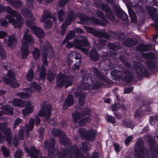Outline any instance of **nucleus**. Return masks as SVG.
<instances>
[{
    "mask_svg": "<svg viewBox=\"0 0 158 158\" xmlns=\"http://www.w3.org/2000/svg\"><path fill=\"white\" fill-rule=\"evenodd\" d=\"M148 142L150 144L151 154L148 153V150L144 148L143 141L139 139L137 141L135 146V157H146L151 156V155L154 156L157 154L158 148L156 143L155 140L153 139H150Z\"/></svg>",
    "mask_w": 158,
    "mask_h": 158,
    "instance_id": "f257e3e1",
    "label": "nucleus"
},
{
    "mask_svg": "<svg viewBox=\"0 0 158 158\" xmlns=\"http://www.w3.org/2000/svg\"><path fill=\"white\" fill-rule=\"evenodd\" d=\"M22 13L27 19L25 23L34 31L35 34L39 38L44 37V33L43 30L36 27L34 23V19L31 12L26 9H23Z\"/></svg>",
    "mask_w": 158,
    "mask_h": 158,
    "instance_id": "f03ea898",
    "label": "nucleus"
},
{
    "mask_svg": "<svg viewBox=\"0 0 158 158\" xmlns=\"http://www.w3.org/2000/svg\"><path fill=\"white\" fill-rule=\"evenodd\" d=\"M4 10L6 11L10 15L13 17H15L17 20H15L12 16L10 15H7L6 18L8 20V22L12 23L15 28L21 27L23 23V20L21 17V15L18 11L13 10L10 7L6 6L4 7Z\"/></svg>",
    "mask_w": 158,
    "mask_h": 158,
    "instance_id": "7ed1b4c3",
    "label": "nucleus"
},
{
    "mask_svg": "<svg viewBox=\"0 0 158 158\" xmlns=\"http://www.w3.org/2000/svg\"><path fill=\"white\" fill-rule=\"evenodd\" d=\"M81 59V56L79 53L72 51L68 55L66 61L69 68L75 71L79 68Z\"/></svg>",
    "mask_w": 158,
    "mask_h": 158,
    "instance_id": "20e7f679",
    "label": "nucleus"
},
{
    "mask_svg": "<svg viewBox=\"0 0 158 158\" xmlns=\"http://www.w3.org/2000/svg\"><path fill=\"white\" fill-rule=\"evenodd\" d=\"M113 76L120 79L127 83L130 82L134 79V75L128 69L124 67L120 68L118 70L115 69L111 72Z\"/></svg>",
    "mask_w": 158,
    "mask_h": 158,
    "instance_id": "39448f33",
    "label": "nucleus"
},
{
    "mask_svg": "<svg viewBox=\"0 0 158 158\" xmlns=\"http://www.w3.org/2000/svg\"><path fill=\"white\" fill-rule=\"evenodd\" d=\"M40 49L42 51V61L44 64L47 65L48 63L47 61V57L49 55V57L53 56V52L49 43L47 41H43L40 40Z\"/></svg>",
    "mask_w": 158,
    "mask_h": 158,
    "instance_id": "423d86ee",
    "label": "nucleus"
},
{
    "mask_svg": "<svg viewBox=\"0 0 158 158\" xmlns=\"http://www.w3.org/2000/svg\"><path fill=\"white\" fill-rule=\"evenodd\" d=\"M97 14L98 16L103 20H101L96 18L94 17H84L82 19L84 21L85 23H88V21H91L95 24L98 25L106 26V23H108L107 19L103 13L100 10H98L97 12Z\"/></svg>",
    "mask_w": 158,
    "mask_h": 158,
    "instance_id": "0eeeda50",
    "label": "nucleus"
},
{
    "mask_svg": "<svg viewBox=\"0 0 158 158\" xmlns=\"http://www.w3.org/2000/svg\"><path fill=\"white\" fill-rule=\"evenodd\" d=\"M56 84L55 87L59 88L62 87L64 85L65 88L71 85L73 81V77L67 76L62 74L59 73L56 77Z\"/></svg>",
    "mask_w": 158,
    "mask_h": 158,
    "instance_id": "6e6552de",
    "label": "nucleus"
},
{
    "mask_svg": "<svg viewBox=\"0 0 158 158\" xmlns=\"http://www.w3.org/2000/svg\"><path fill=\"white\" fill-rule=\"evenodd\" d=\"M85 110L82 111V113L76 111L74 114H72L73 121L75 123H77L80 118L84 117V118L81 119L79 122V124L80 126L85 125L86 123L89 122L90 120V118L89 117H85V114L88 115H89L90 111L87 108H85Z\"/></svg>",
    "mask_w": 158,
    "mask_h": 158,
    "instance_id": "1a4fd4ad",
    "label": "nucleus"
},
{
    "mask_svg": "<svg viewBox=\"0 0 158 158\" xmlns=\"http://www.w3.org/2000/svg\"><path fill=\"white\" fill-rule=\"evenodd\" d=\"M94 4L97 7H100L105 12V14L108 19L112 21H115V18L111 9L109 6L102 3L100 0H95Z\"/></svg>",
    "mask_w": 158,
    "mask_h": 158,
    "instance_id": "9d476101",
    "label": "nucleus"
},
{
    "mask_svg": "<svg viewBox=\"0 0 158 158\" xmlns=\"http://www.w3.org/2000/svg\"><path fill=\"white\" fill-rule=\"evenodd\" d=\"M94 4L97 7H100L105 12V14L108 19L112 21H115V18L111 9L109 6L102 3L100 0H95Z\"/></svg>",
    "mask_w": 158,
    "mask_h": 158,
    "instance_id": "9b49d317",
    "label": "nucleus"
},
{
    "mask_svg": "<svg viewBox=\"0 0 158 158\" xmlns=\"http://www.w3.org/2000/svg\"><path fill=\"white\" fill-rule=\"evenodd\" d=\"M47 102L43 101L41 102V106L42 109H41L39 112V114L41 117H44L43 120L44 121H47L50 118L51 114V107L50 105H47L45 107V105Z\"/></svg>",
    "mask_w": 158,
    "mask_h": 158,
    "instance_id": "f8f14e48",
    "label": "nucleus"
},
{
    "mask_svg": "<svg viewBox=\"0 0 158 158\" xmlns=\"http://www.w3.org/2000/svg\"><path fill=\"white\" fill-rule=\"evenodd\" d=\"M73 42L75 48L78 49H80L82 47H89L90 45L86 37L81 35L75 37Z\"/></svg>",
    "mask_w": 158,
    "mask_h": 158,
    "instance_id": "ddd939ff",
    "label": "nucleus"
},
{
    "mask_svg": "<svg viewBox=\"0 0 158 158\" xmlns=\"http://www.w3.org/2000/svg\"><path fill=\"white\" fill-rule=\"evenodd\" d=\"M80 135L82 138H85L89 141L95 139L96 135V131L91 130L86 131L85 129L81 128L79 130Z\"/></svg>",
    "mask_w": 158,
    "mask_h": 158,
    "instance_id": "4468645a",
    "label": "nucleus"
},
{
    "mask_svg": "<svg viewBox=\"0 0 158 158\" xmlns=\"http://www.w3.org/2000/svg\"><path fill=\"white\" fill-rule=\"evenodd\" d=\"M64 157H73V158H82L83 156V154L78 151L77 147L75 145L72 146L69 150L65 152L64 154Z\"/></svg>",
    "mask_w": 158,
    "mask_h": 158,
    "instance_id": "2eb2a0df",
    "label": "nucleus"
},
{
    "mask_svg": "<svg viewBox=\"0 0 158 158\" xmlns=\"http://www.w3.org/2000/svg\"><path fill=\"white\" fill-rule=\"evenodd\" d=\"M67 16L64 23H63L61 27V34L64 35L65 33V27L67 25H69L76 18V15L73 10H70L67 12Z\"/></svg>",
    "mask_w": 158,
    "mask_h": 158,
    "instance_id": "dca6fc26",
    "label": "nucleus"
},
{
    "mask_svg": "<svg viewBox=\"0 0 158 158\" xmlns=\"http://www.w3.org/2000/svg\"><path fill=\"white\" fill-rule=\"evenodd\" d=\"M142 56L147 60V66L151 69H154L155 67V65L153 60L156 58L155 55L153 53L148 52L143 53Z\"/></svg>",
    "mask_w": 158,
    "mask_h": 158,
    "instance_id": "f3484780",
    "label": "nucleus"
},
{
    "mask_svg": "<svg viewBox=\"0 0 158 158\" xmlns=\"http://www.w3.org/2000/svg\"><path fill=\"white\" fill-rule=\"evenodd\" d=\"M133 67L135 70L136 74L138 76H141L143 75L146 76L148 74V69L145 68L139 62H134Z\"/></svg>",
    "mask_w": 158,
    "mask_h": 158,
    "instance_id": "a211bd4d",
    "label": "nucleus"
},
{
    "mask_svg": "<svg viewBox=\"0 0 158 158\" xmlns=\"http://www.w3.org/2000/svg\"><path fill=\"white\" fill-rule=\"evenodd\" d=\"M51 17L50 12L48 10H45L44 14L42 15L40 21L42 22H44V27L47 28H50L52 25V23L50 19H48Z\"/></svg>",
    "mask_w": 158,
    "mask_h": 158,
    "instance_id": "6ab92c4d",
    "label": "nucleus"
},
{
    "mask_svg": "<svg viewBox=\"0 0 158 158\" xmlns=\"http://www.w3.org/2000/svg\"><path fill=\"white\" fill-rule=\"evenodd\" d=\"M92 75L87 74L85 75L82 79V82L80 84V87L82 89H85L90 85L92 82Z\"/></svg>",
    "mask_w": 158,
    "mask_h": 158,
    "instance_id": "aec40b11",
    "label": "nucleus"
},
{
    "mask_svg": "<svg viewBox=\"0 0 158 158\" xmlns=\"http://www.w3.org/2000/svg\"><path fill=\"white\" fill-rule=\"evenodd\" d=\"M3 136L1 132H0V143H1L5 139L6 141L9 144L11 143L12 133L11 130L9 128H6L3 131Z\"/></svg>",
    "mask_w": 158,
    "mask_h": 158,
    "instance_id": "412c9836",
    "label": "nucleus"
},
{
    "mask_svg": "<svg viewBox=\"0 0 158 158\" xmlns=\"http://www.w3.org/2000/svg\"><path fill=\"white\" fill-rule=\"evenodd\" d=\"M55 144V140L53 138H51L49 140L45 141V147L48 149V156L52 157L54 155L53 147Z\"/></svg>",
    "mask_w": 158,
    "mask_h": 158,
    "instance_id": "4be33fe9",
    "label": "nucleus"
},
{
    "mask_svg": "<svg viewBox=\"0 0 158 158\" xmlns=\"http://www.w3.org/2000/svg\"><path fill=\"white\" fill-rule=\"evenodd\" d=\"M117 17L122 20L125 21L128 18V16L126 13L118 6L114 5L113 6Z\"/></svg>",
    "mask_w": 158,
    "mask_h": 158,
    "instance_id": "5701e85b",
    "label": "nucleus"
},
{
    "mask_svg": "<svg viewBox=\"0 0 158 158\" xmlns=\"http://www.w3.org/2000/svg\"><path fill=\"white\" fill-rule=\"evenodd\" d=\"M34 42V40L33 37L30 35H27L25 34L21 41V45L28 47V44H33Z\"/></svg>",
    "mask_w": 158,
    "mask_h": 158,
    "instance_id": "b1692460",
    "label": "nucleus"
},
{
    "mask_svg": "<svg viewBox=\"0 0 158 158\" xmlns=\"http://www.w3.org/2000/svg\"><path fill=\"white\" fill-rule=\"evenodd\" d=\"M25 151L29 153L30 156L33 158H42L41 154L39 151L35 148L32 147L29 149V148H26Z\"/></svg>",
    "mask_w": 158,
    "mask_h": 158,
    "instance_id": "393cba45",
    "label": "nucleus"
},
{
    "mask_svg": "<svg viewBox=\"0 0 158 158\" xmlns=\"http://www.w3.org/2000/svg\"><path fill=\"white\" fill-rule=\"evenodd\" d=\"M149 15L155 21L154 26L156 29H158V12L157 11V9L154 8L150 10L148 12Z\"/></svg>",
    "mask_w": 158,
    "mask_h": 158,
    "instance_id": "a878e982",
    "label": "nucleus"
},
{
    "mask_svg": "<svg viewBox=\"0 0 158 158\" xmlns=\"http://www.w3.org/2000/svg\"><path fill=\"white\" fill-rule=\"evenodd\" d=\"M24 104L25 105L26 108L23 110L22 113L23 115L26 116L32 112L34 106L31 104L30 102H25Z\"/></svg>",
    "mask_w": 158,
    "mask_h": 158,
    "instance_id": "bb28decb",
    "label": "nucleus"
},
{
    "mask_svg": "<svg viewBox=\"0 0 158 158\" xmlns=\"http://www.w3.org/2000/svg\"><path fill=\"white\" fill-rule=\"evenodd\" d=\"M8 40L7 44L8 47L11 48H14L17 43L16 36L14 34H12L8 36Z\"/></svg>",
    "mask_w": 158,
    "mask_h": 158,
    "instance_id": "cd10ccee",
    "label": "nucleus"
},
{
    "mask_svg": "<svg viewBox=\"0 0 158 158\" xmlns=\"http://www.w3.org/2000/svg\"><path fill=\"white\" fill-rule=\"evenodd\" d=\"M74 96L75 97H78L79 103L80 105L82 106L84 103V99L86 96V93L81 91H76Z\"/></svg>",
    "mask_w": 158,
    "mask_h": 158,
    "instance_id": "c85d7f7f",
    "label": "nucleus"
},
{
    "mask_svg": "<svg viewBox=\"0 0 158 158\" xmlns=\"http://www.w3.org/2000/svg\"><path fill=\"white\" fill-rule=\"evenodd\" d=\"M74 99L73 96L68 95L64 102L63 106L64 109H66L69 106L73 105V103Z\"/></svg>",
    "mask_w": 158,
    "mask_h": 158,
    "instance_id": "c756f323",
    "label": "nucleus"
},
{
    "mask_svg": "<svg viewBox=\"0 0 158 158\" xmlns=\"http://www.w3.org/2000/svg\"><path fill=\"white\" fill-rule=\"evenodd\" d=\"M94 35L99 38L103 37L106 39L110 37L109 35L106 31L102 29L96 30Z\"/></svg>",
    "mask_w": 158,
    "mask_h": 158,
    "instance_id": "7c9ffc66",
    "label": "nucleus"
},
{
    "mask_svg": "<svg viewBox=\"0 0 158 158\" xmlns=\"http://www.w3.org/2000/svg\"><path fill=\"white\" fill-rule=\"evenodd\" d=\"M89 54V57L91 60L94 61H97L99 58L100 56L96 49L95 48L91 50Z\"/></svg>",
    "mask_w": 158,
    "mask_h": 158,
    "instance_id": "2f4dec72",
    "label": "nucleus"
},
{
    "mask_svg": "<svg viewBox=\"0 0 158 158\" xmlns=\"http://www.w3.org/2000/svg\"><path fill=\"white\" fill-rule=\"evenodd\" d=\"M100 66L102 69L105 71L111 70L113 67V65H111L110 62L108 60H106L102 62Z\"/></svg>",
    "mask_w": 158,
    "mask_h": 158,
    "instance_id": "473e14b6",
    "label": "nucleus"
},
{
    "mask_svg": "<svg viewBox=\"0 0 158 158\" xmlns=\"http://www.w3.org/2000/svg\"><path fill=\"white\" fill-rule=\"evenodd\" d=\"M123 43L125 46L128 47H131L137 44V40L135 38H128L125 39L123 41Z\"/></svg>",
    "mask_w": 158,
    "mask_h": 158,
    "instance_id": "72a5a7b5",
    "label": "nucleus"
},
{
    "mask_svg": "<svg viewBox=\"0 0 158 158\" xmlns=\"http://www.w3.org/2000/svg\"><path fill=\"white\" fill-rule=\"evenodd\" d=\"M99 80H93L92 84L93 85L94 89H98L102 87L104 84V82L106 81V78L105 80L99 79Z\"/></svg>",
    "mask_w": 158,
    "mask_h": 158,
    "instance_id": "f704fd0d",
    "label": "nucleus"
},
{
    "mask_svg": "<svg viewBox=\"0 0 158 158\" xmlns=\"http://www.w3.org/2000/svg\"><path fill=\"white\" fill-rule=\"evenodd\" d=\"M15 79L14 78L13 80L6 77L3 78L4 82L6 84L10 85L13 88H15L18 86L19 84L15 81Z\"/></svg>",
    "mask_w": 158,
    "mask_h": 158,
    "instance_id": "c9c22d12",
    "label": "nucleus"
},
{
    "mask_svg": "<svg viewBox=\"0 0 158 158\" xmlns=\"http://www.w3.org/2000/svg\"><path fill=\"white\" fill-rule=\"evenodd\" d=\"M21 57L22 59H26L29 54L28 47L22 45L21 48Z\"/></svg>",
    "mask_w": 158,
    "mask_h": 158,
    "instance_id": "e433bc0d",
    "label": "nucleus"
},
{
    "mask_svg": "<svg viewBox=\"0 0 158 158\" xmlns=\"http://www.w3.org/2000/svg\"><path fill=\"white\" fill-rule=\"evenodd\" d=\"M92 71L98 79L105 80L106 77L102 74L101 72L96 68L93 67L92 68Z\"/></svg>",
    "mask_w": 158,
    "mask_h": 158,
    "instance_id": "4c0bfd02",
    "label": "nucleus"
},
{
    "mask_svg": "<svg viewBox=\"0 0 158 158\" xmlns=\"http://www.w3.org/2000/svg\"><path fill=\"white\" fill-rule=\"evenodd\" d=\"M34 121L35 120L34 119L31 118L29 120V125L27 124H26L25 125L26 129V132L27 135L28 134L29 131H31L33 128L34 126Z\"/></svg>",
    "mask_w": 158,
    "mask_h": 158,
    "instance_id": "58836bf2",
    "label": "nucleus"
},
{
    "mask_svg": "<svg viewBox=\"0 0 158 158\" xmlns=\"http://www.w3.org/2000/svg\"><path fill=\"white\" fill-rule=\"evenodd\" d=\"M150 46L149 45L142 44L139 45L136 48L138 51L140 52L148 51L150 48Z\"/></svg>",
    "mask_w": 158,
    "mask_h": 158,
    "instance_id": "ea45409f",
    "label": "nucleus"
},
{
    "mask_svg": "<svg viewBox=\"0 0 158 158\" xmlns=\"http://www.w3.org/2000/svg\"><path fill=\"white\" fill-rule=\"evenodd\" d=\"M0 109L3 110L2 111L4 113V114H9L10 115H12L13 114V109L9 106L6 105L3 106Z\"/></svg>",
    "mask_w": 158,
    "mask_h": 158,
    "instance_id": "a19ab883",
    "label": "nucleus"
},
{
    "mask_svg": "<svg viewBox=\"0 0 158 158\" xmlns=\"http://www.w3.org/2000/svg\"><path fill=\"white\" fill-rule=\"evenodd\" d=\"M60 142L61 144L64 146H66V144L69 143V140L68 138L65 135L64 133V135H62L60 138Z\"/></svg>",
    "mask_w": 158,
    "mask_h": 158,
    "instance_id": "79ce46f5",
    "label": "nucleus"
},
{
    "mask_svg": "<svg viewBox=\"0 0 158 158\" xmlns=\"http://www.w3.org/2000/svg\"><path fill=\"white\" fill-rule=\"evenodd\" d=\"M107 45L110 49L115 51L121 48L120 45L117 43H109L107 44Z\"/></svg>",
    "mask_w": 158,
    "mask_h": 158,
    "instance_id": "37998d69",
    "label": "nucleus"
},
{
    "mask_svg": "<svg viewBox=\"0 0 158 158\" xmlns=\"http://www.w3.org/2000/svg\"><path fill=\"white\" fill-rule=\"evenodd\" d=\"M129 16L131 19V22L133 23H135L137 21V19L135 14L131 8L128 9Z\"/></svg>",
    "mask_w": 158,
    "mask_h": 158,
    "instance_id": "c03bdc74",
    "label": "nucleus"
},
{
    "mask_svg": "<svg viewBox=\"0 0 158 158\" xmlns=\"http://www.w3.org/2000/svg\"><path fill=\"white\" fill-rule=\"evenodd\" d=\"M25 102L19 99H14L12 102V103L14 106H16L23 107Z\"/></svg>",
    "mask_w": 158,
    "mask_h": 158,
    "instance_id": "a18cd8bd",
    "label": "nucleus"
},
{
    "mask_svg": "<svg viewBox=\"0 0 158 158\" xmlns=\"http://www.w3.org/2000/svg\"><path fill=\"white\" fill-rule=\"evenodd\" d=\"M82 148L80 147V149L81 150H82L84 152H85L89 150V148L91 146V145L89 144V142L86 141L82 143Z\"/></svg>",
    "mask_w": 158,
    "mask_h": 158,
    "instance_id": "49530a36",
    "label": "nucleus"
},
{
    "mask_svg": "<svg viewBox=\"0 0 158 158\" xmlns=\"http://www.w3.org/2000/svg\"><path fill=\"white\" fill-rule=\"evenodd\" d=\"M99 43L97 44V48L98 50H101L106 45L107 41L104 39H100L98 40Z\"/></svg>",
    "mask_w": 158,
    "mask_h": 158,
    "instance_id": "de8ad7c7",
    "label": "nucleus"
},
{
    "mask_svg": "<svg viewBox=\"0 0 158 158\" xmlns=\"http://www.w3.org/2000/svg\"><path fill=\"white\" fill-rule=\"evenodd\" d=\"M46 70L45 67L43 64L41 66V72L40 73V78L41 79H44L46 75Z\"/></svg>",
    "mask_w": 158,
    "mask_h": 158,
    "instance_id": "09e8293b",
    "label": "nucleus"
},
{
    "mask_svg": "<svg viewBox=\"0 0 158 158\" xmlns=\"http://www.w3.org/2000/svg\"><path fill=\"white\" fill-rule=\"evenodd\" d=\"M11 5L15 8H17L20 7L22 5V2L19 0H15L11 2Z\"/></svg>",
    "mask_w": 158,
    "mask_h": 158,
    "instance_id": "8fccbe9b",
    "label": "nucleus"
},
{
    "mask_svg": "<svg viewBox=\"0 0 158 158\" xmlns=\"http://www.w3.org/2000/svg\"><path fill=\"white\" fill-rule=\"evenodd\" d=\"M33 77V71L32 69H31L27 73L26 79L27 81H31L32 80Z\"/></svg>",
    "mask_w": 158,
    "mask_h": 158,
    "instance_id": "3c124183",
    "label": "nucleus"
},
{
    "mask_svg": "<svg viewBox=\"0 0 158 158\" xmlns=\"http://www.w3.org/2000/svg\"><path fill=\"white\" fill-rule=\"evenodd\" d=\"M57 15L58 19L60 22H63L65 16V15L63 10L61 9L58 12Z\"/></svg>",
    "mask_w": 158,
    "mask_h": 158,
    "instance_id": "603ef678",
    "label": "nucleus"
},
{
    "mask_svg": "<svg viewBox=\"0 0 158 158\" xmlns=\"http://www.w3.org/2000/svg\"><path fill=\"white\" fill-rule=\"evenodd\" d=\"M52 133L54 136L56 137L60 136L62 135H64V132L55 129H52Z\"/></svg>",
    "mask_w": 158,
    "mask_h": 158,
    "instance_id": "864d4df0",
    "label": "nucleus"
},
{
    "mask_svg": "<svg viewBox=\"0 0 158 158\" xmlns=\"http://www.w3.org/2000/svg\"><path fill=\"white\" fill-rule=\"evenodd\" d=\"M32 54L35 59H38L40 55L39 50L37 48H35L32 52Z\"/></svg>",
    "mask_w": 158,
    "mask_h": 158,
    "instance_id": "5fc2aeb1",
    "label": "nucleus"
},
{
    "mask_svg": "<svg viewBox=\"0 0 158 158\" xmlns=\"http://www.w3.org/2000/svg\"><path fill=\"white\" fill-rule=\"evenodd\" d=\"M17 94L20 98L23 99H25L30 96V94L27 92L19 93Z\"/></svg>",
    "mask_w": 158,
    "mask_h": 158,
    "instance_id": "6e6d98bb",
    "label": "nucleus"
},
{
    "mask_svg": "<svg viewBox=\"0 0 158 158\" xmlns=\"http://www.w3.org/2000/svg\"><path fill=\"white\" fill-rule=\"evenodd\" d=\"M75 33L73 30L70 31L67 35L65 39L68 40L72 39L75 36Z\"/></svg>",
    "mask_w": 158,
    "mask_h": 158,
    "instance_id": "4d7b16f0",
    "label": "nucleus"
},
{
    "mask_svg": "<svg viewBox=\"0 0 158 158\" xmlns=\"http://www.w3.org/2000/svg\"><path fill=\"white\" fill-rule=\"evenodd\" d=\"M118 37V39L119 40H122L125 37L124 34L122 32L119 31L116 32L115 37Z\"/></svg>",
    "mask_w": 158,
    "mask_h": 158,
    "instance_id": "13d9d810",
    "label": "nucleus"
},
{
    "mask_svg": "<svg viewBox=\"0 0 158 158\" xmlns=\"http://www.w3.org/2000/svg\"><path fill=\"white\" fill-rule=\"evenodd\" d=\"M3 46L0 44V56L3 59H4L6 56V53Z\"/></svg>",
    "mask_w": 158,
    "mask_h": 158,
    "instance_id": "bf43d9fd",
    "label": "nucleus"
},
{
    "mask_svg": "<svg viewBox=\"0 0 158 158\" xmlns=\"http://www.w3.org/2000/svg\"><path fill=\"white\" fill-rule=\"evenodd\" d=\"M24 130L23 128H21L19 130L18 132L19 138L20 140H22L23 139L24 135Z\"/></svg>",
    "mask_w": 158,
    "mask_h": 158,
    "instance_id": "052dcab7",
    "label": "nucleus"
},
{
    "mask_svg": "<svg viewBox=\"0 0 158 158\" xmlns=\"http://www.w3.org/2000/svg\"><path fill=\"white\" fill-rule=\"evenodd\" d=\"M119 58L121 61L126 67L128 68H129L131 66L130 64L127 62V60L124 56H121Z\"/></svg>",
    "mask_w": 158,
    "mask_h": 158,
    "instance_id": "680f3d73",
    "label": "nucleus"
},
{
    "mask_svg": "<svg viewBox=\"0 0 158 158\" xmlns=\"http://www.w3.org/2000/svg\"><path fill=\"white\" fill-rule=\"evenodd\" d=\"M1 150L2 151L3 154L6 157H7L9 153V151L4 146H2L1 147Z\"/></svg>",
    "mask_w": 158,
    "mask_h": 158,
    "instance_id": "e2e57ef3",
    "label": "nucleus"
},
{
    "mask_svg": "<svg viewBox=\"0 0 158 158\" xmlns=\"http://www.w3.org/2000/svg\"><path fill=\"white\" fill-rule=\"evenodd\" d=\"M23 155V152L21 150L16 151L15 154V158H21Z\"/></svg>",
    "mask_w": 158,
    "mask_h": 158,
    "instance_id": "0e129e2a",
    "label": "nucleus"
},
{
    "mask_svg": "<svg viewBox=\"0 0 158 158\" xmlns=\"http://www.w3.org/2000/svg\"><path fill=\"white\" fill-rule=\"evenodd\" d=\"M55 74L49 72L47 74V78L50 81H52L55 78Z\"/></svg>",
    "mask_w": 158,
    "mask_h": 158,
    "instance_id": "69168bd1",
    "label": "nucleus"
},
{
    "mask_svg": "<svg viewBox=\"0 0 158 158\" xmlns=\"http://www.w3.org/2000/svg\"><path fill=\"white\" fill-rule=\"evenodd\" d=\"M30 86L31 88H33L36 90H40L41 89L40 86L35 82H31Z\"/></svg>",
    "mask_w": 158,
    "mask_h": 158,
    "instance_id": "338daca9",
    "label": "nucleus"
},
{
    "mask_svg": "<svg viewBox=\"0 0 158 158\" xmlns=\"http://www.w3.org/2000/svg\"><path fill=\"white\" fill-rule=\"evenodd\" d=\"M22 122V120L19 118H17L16 119H15L14 120V122L13 124V129H15L16 128V126L21 123Z\"/></svg>",
    "mask_w": 158,
    "mask_h": 158,
    "instance_id": "774afa93",
    "label": "nucleus"
}]
</instances>
